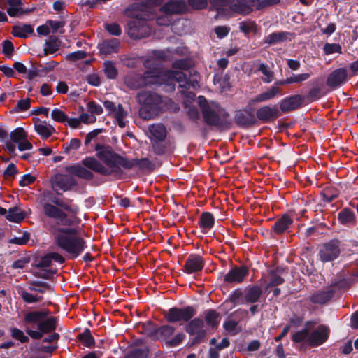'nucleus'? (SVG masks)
<instances>
[{
    "instance_id": "21",
    "label": "nucleus",
    "mask_w": 358,
    "mask_h": 358,
    "mask_svg": "<svg viewBox=\"0 0 358 358\" xmlns=\"http://www.w3.org/2000/svg\"><path fill=\"white\" fill-rule=\"evenodd\" d=\"M153 152L159 156L171 155L173 153L175 146L169 139L159 140L151 142Z\"/></svg>"
},
{
    "instance_id": "10",
    "label": "nucleus",
    "mask_w": 358,
    "mask_h": 358,
    "mask_svg": "<svg viewBox=\"0 0 358 358\" xmlns=\"http://www.w3.org/2000/svg\"><path fill=\"white\" fill-rule=\"evenodd\" d=\"M69 173L70 175L57 173L52 176L50 179L52 188L59 196L62 194L58 192L59 189L62 192H66L78 185L77 180L73 177V175L70 173Z\"/></svg>"
},
{
    "instance_id": "40",
    "label": "nucleus",
    "mask_w": 358,
    "mask_h": 358,
    "mask_svg": "<svg viewBox=\"0 0 358 358\" xmlns=\"http://www.w3.org/2000/svg\"><path fill=\"white\" fill-rule=\"evenodd\" d=\"M149 349L148 347L133 348L125 354L124 358H148Z\"/></svg>"
},
{
    "instance_id": "53",
    "label": "nucleus",
    "mask_w": 358,
    "mask_h": 358,
    "mask_svg": "<svg viewBox=\"0 0 358 358\" xmlns=\"http://www.w3.org/2000/svg\"><path fill=\"white\" fill-rule=\"evenodd\" d=\"M46 24L52 29L53 33H56L58 30L59 34H63L65 32L64 27L65 26L64 21H56L52 20H48Z\"/></svg>"
},
{
    "instance_id": "59",
    "label": "nucleus",
    "mask_w": 358,
    "mask_h": 358,
    "mask_svg": "<svg viewBox=\"0 0 358 358\" xmlns=\"http://www.w3.org/2000/svg\"><path fill=\"white\" fill-rule=\"evenodd\" d=\"M51 117L56 122L64 123L68 120V116L59 108H54L51 113Z\"/></svg>"
},
{
    "instance_id": "24",
    "label": "nucleus",
    "mask_w": 358,
    "mask_h": 358,
    "mask_svg": "<svg viewBox=\"0 0 358 358\" xmlns=\"http://www.w3.org/2000/svg\"><path fill=\"white\" fill-rule=\"evenodd\" d=\"M126 166H124V169H131L134 166L138 167L142 170H148L152 171L155 169V164L147 157L141 159H129L127 157L125 159Z\"/></svg>"
},
{
    "instance_id": "4",
    "label": "nucleus",
    "mask_w": 358,
    "mask_h": 358,
    "mask_svg": "<svg viewBox=\"0 0 358 358\" xmlns=\"http://www.w3.org/2000/svg\"><path fill=\"white\" fill-rule=\"evenodd\" d=\"M49 310H33L24 314L22 324L25 327V332L31 338L41 339L43 334L53 332L57 327L59 319L57 317L51 316Z\"/></svg>"
},
{
    "instance_id": "61",
    "label": "nucleus",
    "mask_w": 358,
    "mask_h": 358,
    "mask_svg": "<svg viewBox=\"0 0 358 358\" xmlns=\"http://www.w3.org/2000/svg\"><path fill=\"white\" fill-rule=\"evenodd\" d=\"M191 64L188 59L183 58L174 61L172 67L176 69L187 70L190 68Z\"/></svg>"
},
{
    "instance_id": "42",
    "label": "nucleus",
    "mask_w": 358,
    "mask_h": 358,
    "mask_svg": "<svg viewBox=\"0 0 358 358\" xmlns=\"http://www.w3.org/2000/svg\"><path fill=\"white\" fill-rule=\"evenodd\" d=\"M34 129L44 139L48 138L55 132V129L52 126H45L41 124H35Z\"/></svg>"
},
{
    "instance_id": "50",
    "label": "nucleus",
    "mask_w": 358,
    "mask_h": 358,
    "mask_svg": "<svg viewBox=\"0 0 358 358\" xmlns=\"http://www.w3.org/2000/svg\"><path fill=\"white\" fill-rule=\"evenodd\" d=\"M11 336L20 341L22 343H27L29 341V338L24 334L23 331L17 327H12L10 329Z\"/></svg>"
},
{
    "instance_id": "34",
    "label": "nucleus",
    "mask_w": 358,
    "mask_h": 358,
    "mask_svg": "<svg viewBox=\"0 0 358 358\" xmlns=\"http://www.w3.org/2000/svg\"><path fill=\"white\" fill-rule=\"evenodd\" d=\"M291 35L289 32L287 31L273 32L265 37L264 43L273 45L280 42H284L287 41L288 36Z\"/></svg>"
},
{
    "instance_id": "31",
    "label": "nucleus",
    "mask_w": 358,
    "mask_h": 358,
    "mask_svg": "<svg viewBox=\"0 0 358 358\" xmlns=\"http://www.w3.org/2000/svg\"><path fill=\"white\" fill-rule=\"evenodd\" d=\"M203 313L207 325L212 329H217L220 323V313L214 309H208Z\"/></svg>"
},
{
    "instance_id": "52",
    "label": "nucleus",
    "mask_w": 358,
    "mask_h": 358,
    "mask_svg": "<svg viewBox=\"0 0 358 358\" xmlns=\"http://www.w3.org/2000/svg\"><path fill=\"white\" fill-rule=\"evenodd\" d=\"M269 276L270 280L266 287V289L272 287H277L278 285H282L285 282V279L274 272H269Z\"/></svg>"
},
{
    "instance_id": "45",
    "label": "nucleus",
    "mask_w": 358,
    "mask_h": 358,
    "mask_svg": "<svg viewBox=\"0 0 358 358\" xmlns=\"http://www.w3.org/2000/svg\"><path fill=\"white\" fill-rule=\"evenodd\" d=\"M113 117L117 122V125L124 128L126 126V122L124 121V118L127 116V112L124 110L122 104L119 103L115 113L113 114Z\"/></svg>"
},
{
    "instance_id": "8",
    "label": "nucleus",
    "mask_w": 358,
    "mask_h": 358,
    "mask_svg": "<svg viewBox=\"0 0 358 358\" xmlns=\"http://www.w3.org/2000/svg\"><path fill=\"white\" fill-rule=\"evenodd\" d=\"M139 13V17H132L134 20L129 21L127 23L128 35L133 39H141L147 37L150 29L148 25L147 19L145 17V14L141 11L135 12Z\"/></svg>"
},
{
    "instance_id": "14",
    "label": "nucleus",
    "mask_w": 358,
    "mask_h": 358,
    "mask_svg": "<svg viewBox=\"0 0 358 358\" xmlns=\"http://www.w3.org/2000/svg\"><path fill=\"white\" fill-rule=\"evenodd\" d=\"M280 110L276 105H266L256 110L255 117L262 123H270L280 116Z\"/></svg>"
},
{
    "instance_id": "16",
    "label": "nucleus",
    "mask_w": 358,
    "mask_h": 358,
    "mask_svg": "<svg viewBox=\"0 0 358 358\" xmlns=\"http://www.w3.org/2000/svg\"><path fill=\"white\" fill-rule=\"evenodd\" d=\"M249 275V268L245 265L234 266L224 275L223 281L229 284H240Z\"/></svg>"
},
{
    "instance_id": "29",
    "label": "nucleus",
    "mask_w": 358,
    "mask_h": 358,
    "mask_svg": "<svg viewBox=\"0 0 358 358\" xmlns=\"http://www.w3.org/2000/svg\"><path fill=\"white\" fill-rule=\"evenodd\" d=\"M176 331V328L170 324L162 325L159 327H156L155 336L154 341L159 340L165 341H169L170 337L173 336Z\"/></svg>"
},
{
    "instance_id": "6",
    "label": "nucleus",
    "mask_w": 358,
    "mask_h": 358,
    "mask_svg": "<svg viewBox=\"0 0 358 358\" xmlns=\"http://www.w3.org/2000/svg\"><path fill=\"white\" fill-rule=\"evenodd\" d=\"M138 103L141 105L139 116L143 120H151L163 112V99L159 94L152 91H142L137 94Z\"/></svg>"
},
{
    "instance_id": "20",
    "label": "nucleus",
    "mask_w": 358,
    "mask_h": 358,
    "mask_svg": "<svg viewBox=\"0 0 358 358\" xmlns=\"http://www.w3.org/2000/svg\"><path fill=\"white\" fill-rule=\"evenodd\" d=\"M259 0H236L231 5V10L241 15H247L255 8L257 10Z\"/></svg>"
},
{
    "instance_id": "33",
    "label": "nucleus",
    "mask_w": 358,
    "mask_h": 358,
    "mask_svg": "<svg viewBox=\"0 0 358 358\" xmlns=\"http://www.w3.org/2000/svg\"><path fill=\"white\" fill-rule=\"evenodd\" d=\"M355 212L349 208H344L338 213V220L343 225L355 223Z\"/></svg>"
},
{
    "instance_id": "36",
    "label": "nucleus",
    "mask_w": 358,
    "mask_h": 358,
    "mask_svg": "<svg viewBox=\"0 0 358 358\" xmlns=\"http://www.w3.org/2000/svg\"><path fill=\"white\" fill-rule=\"evenodd\" d=\"M156 324L151 320L138 324V328L140 333L146 335L148 337L154 341L155 336Z\"/></svg>"
},
{
    "instance_id": "38",
    "label": "nucleus",
    "mask_w": 358,
    "mask_h": 358,
    "mask_svg": "<svg viewBox=\"0 0 358 358\" xmlns=\"http://www.w3.org/2000/svg\"><path fill=\"white\" fill-rule=\"evenodd\" d=\"M34 29L30 24H23L22 26L15 25L13 27L12 34L15 37L25 38L27 34H33Z\"/></svg>"
},
{
    "instance_id": "2",
    "label": "nucleus",
    "mask_w": 358,
    "mask_h": 358,
    "mask_svg": "<svg viewBox=\"0 0 358 358\" xmlns=\"http://www.w3.org/2000/svg\"><path fill=\"white\" fill-rule=\"evenodd\" d=\"M94 150L96 152V157L87 156L80 163L66 166V171L85 180L94 178L93 171L104 176L122 173L121 168L124 169L127 165L126 157L115 152L110 145L101 143H96Z\"/></svg>"
},
{
    "instance_id": "12",
    "label": "nucleus",
    "mask_w": 358,
    "mask_h": 358,
    "mask_svg": "<svg viewBox=\"0 0 358 358\" xmlns=\"http://www.w3.org/2000/svg\"><path fill=\"white\" fill-rule=\"evenodd\" d=\"M164 0H145L141 3H133L127 7L124 13L129 17H139V13H136L135 12L141 11L143 13L148 9L162 6Z\"/></svg>"
},
{
    "instance_id": "17",
    "label": "nucleus",
    "mask_w": 358,
    "mask_h": 358,
    "mask_svg": "<svg viewBox=\"0 0 358 358\" xmlns=\"http://www.w3.org/2000/svg\"><path fill=\"white\" fill-rule=\"evenodd\" d=\"M205 266L204 259L199 254H190L183 266L182 271L187 274L201 272Z\"/></svg>"
},
{
    "instance_id": "30",
    "label": "nucleus",
    "mask_w": 358,
    "mask_h": 358,
    "mask_svg": "<svg viewBox=\"0 0 358 358\" xmlns=\"http://www.w3.org/2000/svg\"><path fill=\"white\" fill-rule=\"evenodd\" d=\"M198 224L203 234L210 230L215 224V217L210 212H203L199 219Z\"/></svg>"
},
{
    "instance_id": "37",
    "label": "nucleus",
    "mask_w": 358,
    "mask_h": 358,
    "mask_svg": "<svg viewBox=\"0 0 358 358\" xmlns=\"http://www.w3.org/2000/svg\"><path fill=\"white\" fill-rule=\"evenodd\" d=\"M103 71L109 80H115L117 78L118 70L115 62L111 60H106L103 63Z\"/></svg>"
},
{
    "instance_id": "15",
    "label": "nucleus",
    "mask_w": 358,
    "mask_h": 358,
    "mask_svg": "<svg viewBox=\"0 0 358 358\" xmlns=\"http://www.w3.org/2000/svg\"><path fill=\"white\" fill-rule=\"evenodd\" d=\"M159 11L166 15H182L189 11L185 0H169L160 8Z\"/></svg>"
},
{
    "instance_id": "60",
    "label": "nucleus",
    "mask_w": 358,
    "mask_h": 358,
    "mask_svg": "<svg viewBox=\"0 0 358 358\" xmlns=\"http://www.w3.org/2000/svg\"><path fill=\"white\" fill-rule=\"evenodd\" d=\"M14 51V45L10 40H4L2 42V52L8 59L11 58Z\"/></svg>"
},
{
    "instance_id": "43",
    "label": "nucleus",
    "mask_w": 358,
    "mask_h": 358,
    "mask_svg": "<svg viewBox=\"0 0 358 358\" xmlns=\"http://www.w3.org/2000/svg\"><path fill=\"white\" fill-rule=\"evenodd\" d=\"M227 301L234 306L244 304V292L241 288L234 289L229 296Z\"/></svg>"
},
{
    "instance_id": "9",
    "label": "nucleus",
    "mask_w": 358,
    "mask_h": 358,
    "mask_svg": "<svg viewBox=\"0 0 358 358\" xmlns=\"http://www.w3.org/2000/svg\"><path fill=\"white\" fill-rule=\"evenodd\" d=\"M341 242L334 238L320 245L318 251L320 260L323 263L333 262L336 259L341 252Z\"/></svg>"
},
{
    "instance_id": "25",
    "label": "nucleus",
    "mask_w": 358,
    "mask_h": 358,
    "mask_svg": "<svg viewBox=\"0 0 358 358\" xmlns=\"http://www.w3.org/2000/svg\"><path fill=\"white\" fill-rule=\"evenodd\" d=\"M262 293V287L257 285L248 286L244 290L245 303L253 304L257 303Z\"/></svg>"
},
{
    "instance_id": "64",
    "label": "nucleus",
    "mask_w": 358,
    "mask_h": 358,
    "mask_svg": "<svg viewBox=\"0 0 358 358\" xmlns=\"http://www.w3.org/2000/svg\"><path fill=\"white\" fill-rule=\"evenodd\" d=\"M310 73H303L300 74L292 73V76L289 77L290 84L300 83L307 80L310 77Z\"/></svg>"
},
{
    "instance_id": "5",
    "label": "nucleus",
    "mask_w": 358,
    "mask_h": 358,
    "mask_svg": "<svg viewBox=\"0 0 358 358\" xmlns=\"http://www.w3.org/2000/svg\"><path fill=\"white\" fill-rule=\"evenodd\" d=\"M152 80L149 81L150 84L161 87L162 90L166 92H173L175 90L176 82L179 83V87L189 90L195 87L197 84L196 80H192L187 77V74L176 70H167L158 73L157 75L151 76Z\"/></svg>"
},
{
    "instance_id": "51",
    "label": "nucleus",
    "mask_w": 358,
    "mask_h": 358,
    "mask_svg": "<svg viewBox=\"0 0 358 358\" xmlns=\"http://www.w3.org/2000/svg\"><path fill=\"white\" fill-rule=\"evenodd\" d=\"M257 70L260 71L264 76H265V78L262 79L264 83H269L273 80V72L268 70L267 64L262 63L259 66Z\"/></svg>"
},
{
    "instance_id": "32",
    "label": "nucleus",
    "mask_w": 358,
    "mask_h": 358,
    "mask_svg": "<svg viewBox=\"0 0 358 358\" xmlns=\"http://www.w3.org/2000/svg\"><path fill=\"white\" fill-rule=\"evenodd\" d=\"M210 3L211 7L210 10H215L217 11V15H224L226 12L225 6H229L231 8V5L234 2V0H208V3Z\"/></svg>"
},
{
    "instance_id": "27",
    "label": "nucleus",
    "mask_w": 358,
    "mask_h": 358,
    "mask_svg": "<svg viewBox=\"0 0 358 358\" xmlns=\"http://www.w3.org/2000/svg\"><path fill=\"white\" fill-rule=\"evenodd\" d=\"M281 90L277 86H271L268 90L255 96L250 101L249 104L254 103H262L274 99L277 95L280 94Z\"/></svg>"
},
{
    "instance_id": "41",
    "label": "nucleus",
    "mask_w": 358,
    "mask_h": 358,
    "mask_svg": "<svg viewBox=\"0 0 358 358\" xmlns=\"http://www.w3.org/2000/svg\"><path fill=\"white\" fill-rule=\"evenodd\" d=\"M78 339L87 348H92L94 345V338L89 329L86 328L83 332L79 334Z\"/></svg>"
},
{
    "instance_id": "56",
    "label": "nucleus",
    "mask_w": 358,
    "mask_h": 358,
    "mask_svg": "<svg viewBox=\"0 0 358 358\" xmlns=\"http://www.w3.org/2000/svg\"><path fill=\"white\" fill-rule=\"evenodd\" d=\"M186 3L194 10H201L208 6V0H187Z\"/></svg>"
},
{
    "instance_id": "57",
    "label": "nucleus",
    "mask_w": 358,
    "mask_h": 358,
    "mask_svg": "<svg viewBox=\"0 0 358 358\" xmlns=\"http://www.w3.org/2000/svg\"><path fill=\"white\" fill-rule=\"evenodd\" d=\"M104 28L110 35L119 36L122 34V29L116 22L106 23L104 24Z\"/></svg>"
},
{
    "instance_id": "39",
    "label": "nucleus",
    "mask_w": 358,
    "mask_h": 358,
    "mask_svg": "<svg viewBox=\"0 0 358 358\" xmlns=\"http://www.w3.org/2000/svg\"><path fill=\"white\" fill-rule=\"evenodd\" d=\"M45 55L53 54L59 50L61 41L56 36H50L48 40L45 41Z\"/></svg>"
},
{
    "instance_id": "63",
    "label": "nucleus",
    "mask_w": 358,
    "mask_h": 358,
    "mask_svg": "<svg viewBox=\"0 0 358 358\" xmlns=\"http://www.w3.org/2000/svg\"><path fill=\"white\" fill-rule=\"evenodd\" d=\"M321 96V89L320 87H315L309 90L306 98L309 102H313L316 100H318L319 99H320Z\"/></svg>"
},
{
    "instance_id": "44",
    "label": "nucleus",
    "mask_w": 358,
    "mask_h": 358,
    "mask_svg": "<svg viewBox=\"0 0 358 358\" xmlns=\"http://www.w3.org/2000/svg\"><path fill=\"white\" fill-rule=\"evenodd\" d=\"M24 213L23 211H19L17 208H11L8 210L6 218L13 222L19 223L24 219Z\"/></svg>"
},
{
    "instance_id": "18",
    "label": "nucleus",
    "mask_w": 358,
    "mask_h": 358,
    "mask_svg": "<svg viewBox=\"0 0 358 358\" xmlns=\"http://www.w3.org/2000/svg\"><path fill=\"white\" fill-rule=\"evenodd\" d=\"M305 97L300 94H294L281 99L279 102L280 110L282 113H288L300 108L304 102Z\"/></svg>"
},
{
    "instance_id": "58",
    "label": "nucleus",
    "mask_w": 358,
    "mask_h": 358,
    "mask_svg": "<svg viewBox=\"0 0 358 358\" xmlns=\"http://www.w3.org/2000/svg\"><path fill=\"white\" fill-rule=\"evenodd\" d=\"M185 335L182 332L178 333L169 341H166V345L169 348L178 346L185 339Z\"/></svg>"
},
{
    "instance_id": "23",
    "label": "nucleus",
    "mask_w": 358,
    "mask_h": 358,
    "mask_svg": "<svg viewBox=\"0 0 358 358\" xmlns=\"http://www.w3.org/2000/svg\"><path fill=\"white\" fill-rule=\"evenodd\" d=\"M293 223L292 218L285 213L273 224L271 230L274 234L280 235L287 231L293 225Z\"/></svg>"
},
{
    "instance_id": "49",
    "label": "nucleus",
    "mask_w": 358,
    "mask_h": 358,
    "mask_svg": "<svg viewBox=\"0 0 358 358\" xmlns=\"http://www.w3.org/2000/svg\"><path fill=\"white\" fill-rule=\"evenodd\" d=\"M239 29L245 34H249L251 32L257 31V25L254 21L245 20L239 23Z\"/></svg>"
},
{
    "instance_id": "19",
    "label": "nucleus",
    "mask_w": 358,
    "mask_h": 358,
    "mask_svg": "<svg viewBox=\"0 0 358 358\" xmlns=\"http://www.w3.org/2000/svg\"><path fill=\"white\" fill-rule=\"evenodd\" d=\"M348 80V71L345 68H338L334 70L327 77L326 85L336 89L344 85Z\"/></svg>"
},
{
    "instance_id": "55",
    "label": "nucleus",
    "mask_w": 358,
    "mask_h": 358,
    "mask_svg": "<svg viewBox=\"0 0 358 358\" xmlns=\"http://www.w3.org/2000/svg\"><path fill=\"white\" fill-rule=\"evenodd\" d=\"M323 51L325 55H331L334 53H342V47L338 43H327L323 47Z\"/></svg>"
},
{
    "instance_id": "28",
    "label": "nucleus",
    "mask_w": 358,
    "mask_h": 358,
    "mask_svg": "<svg viewBox=\"0 0 358 358\" xmlns=\"http://www.w3.org/2000/svg\"><path fill=\"white\" fill-rule=\"evenodd\" d=\"M148 131L150 134V142L165 140L167 136V130L163 124H153L150 125Z\"/></svg>"
},
{
    "instance_id": "62",
    "label": "nucleus",
    "mask_w": 358,
    "mask_h": 358,
    "mask_svg": "<svg viewBox=\"0 0 358 358\" xmlns=\"http://www.w3.org/2000/svg\"><path fill=\"white\" fill-rule=\"evenodd\" d=\"M20 296L24 301L28 303H33L41 301L43 298V296H34L27 291H22Z\"/></svg>"
},
{
    "instance_id": "7",
    "label": "nucleus",
    "mask_w": 358,
    "mask_h": 358,
    "mask_svg": "<svg viewBox=\"0 0 358 358\" xmlns=\"http://www.w3.org/2000/svg\"><path fill=\"white\" fill-rule=\"evenodd\" d=\"M202 117L204 122L210 126L215 127L220 130H229L232 123L229 120V113L219 106L212 107L208 104L201 107Z\"/></svg>"
},
{
    "instance_id": "35",
    "label": "nucleus",
    "mask_w": 358,
    "mask_h": 358,
    "mask_svg": "<svg viewBox=\"0 0 358 358\" xmlns=\"http://www.w3.org/2000/svg\"><path fill=\"white\" fill-rule=\"evenodd\" d=\"M125 85L131 90H136L142 87L145 81L141 76L134 74L128 75L124 78Z\"/></svg>"
},
{
    "instance_id": "3",
    "label": "nucleus",
    "mask_w": 358,
    "mask_h": 358,
    "mask_svg": "<svg viewBox=\"0 0 358 358\" xmlns=\"http://www.w3.org/2000/svg\"><path fill=\"white\" fill-rule=\"evenodd\" d=\"M196 309L192 306L183 308L172 307L164 313L166 321L169 323L186 322L184 330L191 338L187 346L192 348L203 343L207 336V331L203 329L204 321L200 317H194Z\"/></svg>"
},
{
    "instance_id": "22",
    "label": "nucleus",
    "mask_w": 358,
    "mask_h": 358,
    "mask_svg": "<svg viewBox=\"0 0 358 358\" xmlns=\"http://www.w3.org/2000/svg\"><path fill=\"white\" fill-rule=\"evenodd\" d=\"M334 289L317 290L312 294L308 300L313 304L325 305L334 296Z\"/></svg>"
},
{
    "instance_id": "11",
    "label": "nucleus",
    "mask_w": 358,
    "mask_h": 358,
    "mask_svg": "<svg viewBox=\"0 0 358 358\" xmlns=\"http://www.w3.org/2000/svg\"><path fill=\"white\" fill-rule=\"evenodd\" d=\"M234 119L236 124L242 129H249L257 122L253 111L249 108V105L246 106L243 109L236 110Z\"/></svg>"
},
{
    "instance_id": "1",
    "label": "nucleus",
    "mask_w": 358,
    "mask_h": 358,
    "mask_svg": "<svg viewBox=\"0 0 358 358\" xmlns=\"http://www.w3.org/2000/svg\"><path fill=\"white\" fill-rule=\"evenodd\" d=\"M43 208L46 217L55 220L56 227L52 231L55 245L66 252L70 259L77 258L87 247L86 241L78 236V231L73 227L80 220L48 203L43 204Z\"/></svg>"
},
{
    "instance_id": "13",
    "label": "nucleus",
    "mask_w": 358,
    "mask_h": 358,
    "mask_svg": "<svg viewBox=\"0 0 358 358\" xmlns=\"http://www.w3.org/2000/svg\"><path fill=\"white\" fill-rule=\"evenodd\" d=\"M330 334L329 328L324 324L319 325L311 333L307 339V345L310 348L318 347L324 343L329 338Z\"/></svg>"
},
{
    "instance_id": "54",
    "label": "nucleus",
    "mask_w": 358,
    "mask_h": 358,
    "mask_svg": "<svg viewBox=\"0 0 358 358\" xmlns=\"http://www.w3.org/2000/svg\"><path fill=\"white\" fill-rule=\"evenodd\" d=\"M31 106V100L29 98L20 99L17 101L16 106L12 110L13 113H20L27 110Z\"/></svg>"
},
{
    "instance_id": "46",
    "label": "nucleus",
    "mask_w": 358,
    "mask_h": 358,
    "mask_svg": "<svg viewBox=\"0 0 358 358\" xmlns=\"http://www.w3.org/2000/svg\"><path fill=\"white\" fill-rule=\"evenodd\" d=\"M309 336V329L307 327L299 330L292 335V341L294 343L304 342L307 345V339Z\"/></svg>"
},
{
    "instance_id": "47",
    "label": "nucleus",
    "mask_w": 358,
    "mask_h": 358,
    "mask_svg": "<svg viewBox=\"0 0 358 358\" xmlns=\"http://www.w3.org/2000/svg\"><path fill=\"white\" fill-rule=\"evenodd\" d=\"M81 145V141L78 138H71L69 143H66L63 145V153L69 155L72 151H76L80 148Z\"/></svg>"
},
{
    "instance_id": "48",
    "label": "nucleus",
    "mask_w": 358,
    "mask_h": 358,
    "mask_svg": "<svg viewBox=\"0 0 358 358\" xmlns=\"http://www.w3.org/2000/svg\"><path fill=\"white\" fill-rule=\"evenodd\" d=\"M26 138H27V134L22 127H17L10 134V141L15 143H18Z\"/></svg>"
},
{
    "instance_id": "26",
    "label": "nucleus",
    "mask_w": 358,
    "mask_h": 358,
    "mask_svg": "<svg viewBox=\"0 0 358 358\" xmlns=\"http://www.w3.org/2000/svg\"><path fill=\"white\" fill-rule=\"evenodd\" d=\"M99 52L103 55H110L117 53L120 50V42L117 38H110L103 41L98 45Z\"/></svg>"
}]
</instances>
